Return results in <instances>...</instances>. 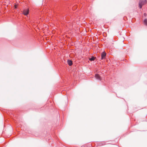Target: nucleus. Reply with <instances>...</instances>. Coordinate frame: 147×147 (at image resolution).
Instances as JSON below:
<instances>
[{"mask_svg":"<svg viewBox=\"0 0 147 147\" xmlns=\"http://www.w3.org/2000/svg\"><path fill=\"white\" fill-rule=\"evenodd\" d=\"M29 12V9H24L23 12V13L25 15L27 16Z\"/></svg>","mask_w":147,"mask_h":147,"instance_id":"nucleus-3","label":"nucleus"},{"mask_svg":"<svg viewBox=\"0 0 147 147\" xmlns=\"http://www.w3.org/2000/svg\"><path fill=\"white\" fill-rule=\"evenodd\" d=\"M67 63L69 66H71L73 64L72 61L70 60H68Z\"/></svg>","mask_w":147,"mask_h":147,"instance_id":"nucleus-5","label":"nucleus"},{"mask_svg":"<svg viewBox=\"0 0 147 147\" xmlns=\"http://www.w3.org/2000/svg\"><path fill=\"white\" fill-rule=\"evenodd\" d=\"M106 55V53L105 52H102L101 55V58L100 59L101 60H102L105 58V57Z\"/></svg>","mask_w":147,"mask_h":147,"instance_id":"nucleus-2","label":"nucleus"},{"mask_svg":"<svg viewBox=\"0 0 147 147\" xmlns=\"http://www.w3.org/2000/svg\"><path fill=\"white\" fill-rule=\"evenodd\" d=\"M144 16H146V13H145L144 14Z\"/></svg>","mask_w":147,"mask_h":147,"instance_id":"nucleus-8","label":"nucleus"},{"mask_svg":"<svg viewBox=\"0 0 147 147\" xmlns=\"http://www.w3.org/2000/svg\"><path fill=\"white\" fill-rule=\"evenodd\" d=\"M146 0H140L139 6L140 8H142V6L146 3Z\"/></svg>","mask_w":147,"mask_h":147,"instance_id":"nucleus-1","label":"nucleus"},{"mask_svg":"<svg viewBox=\"0 0 147 147\" xmlns=\"http://www.w3.org/2000/svg\"><path fill=\"white\" fill-rule=\"evenodd\" d=\"M96 59V57H94L92 56L91 58H90L89 60L90 61H94L95 59Z\"/></svg>","mask_w":147,"mask_h":147,"instance_id":"nucleus-6","label":"nucleus"},{"mask_svg":"<svg viewBox=\"0 0 147 147\" xmlns=\"http://www.w3.org/2000/svg\"><path fill=\"white\" fill-rule=\"evenodd\" d=\"M95 77L96 79L99 80H101V78L100 76L98 74L95 75Z\"/></svg>","mask_w":147,"mask_h":147,"instance_id":"nucleus-4","label":"nucleus"},{"mask_svg":"<svg viewBox=\"0 0 147 147\" xmlns=\"http://www.w3.org/2000/svg\"><path fill=\"white\" fill-rule=\"evenodd\" d=\"M143 22L144 25L146 26H147V19H146L144 20Z\"/></svg>","mask_w":147,"mask_h":147,"instance_id":"nucleus-7","label":"nucleus"}]
</instances>
